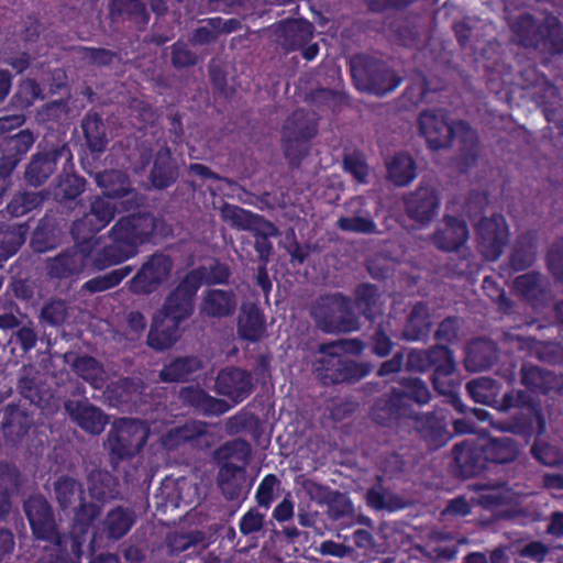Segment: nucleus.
I'll use <instances>...</instances> for the list:
<instances>
[{
    "instance_id": "nucleus-52",
    "label": "nucleus",
    "mask_w": 563,
    "mask_h": 563,
    "mask_svg": "<svg viewBox=\"0 0 563 563\" xmlns=\"http://www.w3.org/2000/svg\"><path fill=\"white\" fill-rule=\"evenodd\" d=\"M228 429L231 433L244 431L256 443H260L264 434V426L260 418L254 413L243 411L238 412L229 419Z\"/></svg>"
},
{
    "instance_id": "nucleus-23",
    "label": "nucleus",
    "mask_w": 563,
    "mask_h": 563,
    "mask_svg": "<svg viewBox=\"0 0 563 563\" xmlns=\"http://www.w3.org/2000/svg\"><path fill=\"white\" fill-rule=\"evenodd\" d=\"M251 444L242 439H234L221 444L213 453V460L223 476L243 472L251 456Z\"/></svg>"
},
{
    "instance_id": "nucleus-42",
    "label": "nucleus",
    "mask_w": 563,
    "mask_h": 563,
    "mask_svg": "<svg viewBox=\"0 0 563 563\" xmlns=\"http://www.w3.org/2000/svg\"><path fill=\"white\" fill-rule=\"evenodd\" d=\"M81 129L90 153L100 154L106 151L109 141L101 115L89 111L81 121Z\"/></svg>"
},
{
    "instance_id": "nucleus-38",
    "label": "nucleus",
    "mask_w": 563,
    "mask_h": 563,
    "mask_svg": "<svg viewBox=\"0 0 563 563\" xmlns=\"http://www.w3.org/2000/svg\"><path fill=\"white\" fill-rule=\"evenodd\" d=\"M178 177V168L172 158L168 148L159 150L154 158L150 173V180L155 189H166L175 184Z\"/></svg>"
},
{
    "instance_id": "nucleus-19",
    "label": "nucleus",
    "mask_w": 563,
    "mask_h": 563,
    "mask_svg": "<svg viewBox=\"0 0 563 563\" xmlns=\"http://www.w3.org/2000/svg\"><path fill=\"white\" fill-rule=\"evenodd\" d=\"M413 422V428L419 438L429 450H438L451 439L448 430L446 417L442 410L428 413H416L408 421Z\"/></svg>"
},
{
    "instance_id": "nucleus-6",
    "label": "nucleus",
    "mask_w": 563,
    "mask_h": 563,
    "mask_svg": "<svg viewBox=\"0 0 563 563\" xmlns=\"http://www.w3.org/2000/svg\"><path fill=\"white\" fill-rule=\"evenodd\" d=\"M150 428L145 421L135 418H121L115 421L108 434L111 461L118 463L133 459L147 442Z\"/></svg>"
},
{
    "instance_id": "nucleus-46",
    "label": "nucleus",
    "mask_w": 563,
    "mask_h": 563,
    "mask_svg": "<svg viewBox=\"0 0 563 563\" xmlns=\"http://www.w3.org/2000/svg\"><path fill=\"white\" fill-rule=\"evenodd\" d=\"M380 294L376 285L362 283L354 289L353 307L367 320L373 321L379 312Z\"/></svg>"
},
{
    "instance_id": "nucleus-26",
    "label": "nucleus",
    "mask_w": 563,
    "mask_h": 563,
    "mask_svg": "<svg viewBox=\"0 0 563 563\" xmlns=\"http://www.w3.org/2000/svg\"><path fill=\"white\" fill-rule=\"evenodd\" d=\"M65 409L70 419L89 434H100L109 422L108 416L88 400H68Z\"/></svg>"
},
{
    "instance_id": "nucleus-1",
    "label": "nucleus",
    "mask_w": 563,
    "mask_h": 563,
    "mask_svg": "<svg viewBox=\"0 0 563 563\" xmlns=\"http://www.w3.org/2000/svg\"><path fill=\"white\" fill-rule=\"evenodd\" d=\"M157 223L151 212L121 217L108 232L111 243L96 253L93 266L102 271L134 257L141 245L152 241Z\"/></svg>"
},
{
    "instance_id": "nucleus-36",
    "label": "nucleus",
    "mask_w": 563,
    "mask_h": 563,
    "mask_svg": "<svg viewBox=\"0 0 563 563\" xmlns=\"http://www.w3.org/2000/svg\"><path fill=\"white\" fill-rule=\"evenodd\" d=\"M32 417L16 405H8L4 409L2 431L7 441L16 444L30 431Z\"/></svg>"
},
{
    "instance_id": "nucleus-5",
    "label": "nucleus",
    "mask_w": 563,
    "mask_h": 563,
    "mask_svg": "<svg viewBox=\"0 0 563 563\" xmlns=\"http://www.w3.org/2000/svg\"><path fill=\"white\" fill-rule=\"evenodd\" d=\"M350 73L357 90L385 96L396 90L402 79L390 66L367 54H356L350 58Z\"/></svg>"
},
{
    "instance_id": "nucleus-40",
    "label": "nucleus",
    "mask_w": 563,
    "mask_h": 563,
    "mask_svg": "<svg viewBox=\"0 0 563 563\" xmlns=\"http://www.w3.org/2000/svg\"><path fill=\"white\" fill-rule=\"evenodd\" d=\"M201 368V361L197 356H178L165 364L159 371L163 383H184Z\"/></svg>"
},
{
    "instance_id": "nucleus-25",
    "label": "nucleus",
    "mask_w": 563,
    "mask_h": 563,
    "mask_svg": "<svg viewBox=\"0 0 563 563\" xmlns=\"http://www.w3.org/2000/svg\"><path fill=\"white\" fill-rule=\"evenodd\" d=\"M545 427V418L540 406H523L505 421L503 429L529 441L534 435L543 434Z\"/></svg>"
},
{
    "instance_id": "nucleus-28",
    "label": "nucleus",
    "mask_w": 563,
    "mask_h": 563,
    "mask_svg": "<svg viewBox=\"0 0 563 563\" xmlns=\"http://www.w3.org/2000/svg\"><path fill=\"white\" fill-rule=\"evenodd\" d=\"M275 35L276 42L286 52H295L312 38V24L303 19L282 21L275 30Z\"/></svg>"
},
{
    "instance_id": "nucleus-2",
    "label": "nucleus",
    "mask_w": 563,
    "mask_h": 563,
    "mask_svg": "<svg viewBox=\"0 0 563 563\" xmlns=\"http://www.w3.org/2000/svg\"><path fill=\"white\" fill-rule=\"evenodd\" d=\"M399 385L402 389L393 387L372 407L371 415L377 424L393 427L398 424L401 419H410L417 413L412 402L421 406L431 399V393L421 378L401 377Z\"/></svg>"
},
{
    "instance_id": "nucleus-11",
    "label": "nucleus",
    "mask_w": 563,
    "mask_h": 563,
    "mask_svg": "<svg viewBox=\"0 0 563 563\" xmlns=\"http://www.w3.org/2000/svg\"><path fill=\"white\" fill-rule=\"evenodd\" d=\"M174 263L169 255L155 252L150 255L129 282V289L135 295H151L169 278Z\"/></svg>"
},
{
    "instance_id": "nucleus-35",
    "label": "nucleus",
    "mask_w": 563,
    "mask_h": 563,
    "mask_svg": "<svg viewBox=\"0 0 563 563\" xmlns=\"http://www.w3.org/2000/svg\"><path fill=\"white\" fill-rule=\"evenodd\" d=\"M431 317L429 307L424 301L416 302L406 318L401 331V339L410 342L424 341L431 332Z\"/></svg>"
},
{
    "instance_id": "nucleus-12",
    "label": "nucleus",
    "mask_w": 563,
    "mask_h": 563,
    "mask_svg": "<svg viewBox=\"0 0 563 563\" xmlns=\"http://www.w3.org/2000/svg\"><path fill=\"white\" fill-rule=\"evenodd\" d=\"M60 159L66 163L73 161V154L67 143H56L37 151L32 155L24 169L23 178L31 187L44 185L56 172Z\"/></svg>"
},
{
    "instance_id": "nucleus-3",
    "label": "nucleus",
    "mask_w": 563,
    "mask_h": 563,
    "mask_svg": "<svg viewBox=\"0 0 563 563\" xmlns=\"http://www.w3.org/2000/svg\"><path fill=\"white\" fill-rule=\"evenodd\" d=\"M310 314L316 327L323 333H350L360 329L353 300L342 292L320 296L311 306Z\"/></svg>"
},
{
    "instance_id": "nucleus-45",
    "label": "nucleus",
    "mask_w": 563,
    "mask_h": 563,
    "mask_svg": "<svg viewBox=\"0 0 563 563\" xmlns=\"http://www.w3.org/2000/svg\"><path fill=\"white\" fill-rule=\"evenodd\" d=\"M59 244L57 225L48 218H42L32 233L30 245L35 253L42 254L56 249Z\"/></svg>"
},
{
    "instance_id": "nucleus-13",
    "label": "nucleus",
    "mask_w": 563,
    "mask_h": 563,
    "mask_svg": "<svg viewBox=\"0 0 563 563\" xmlns=\"http://www.w3.org/2000/svg\"><path fill=\"white\" fill-rule=\"evenodd\" d=\"M510 30L516 42L526 48H539L551 42L555 43V37L561 33V26L558 22H539L531 13H522L510 24Z\"/></svg>"
},
{
    "instance_id": "nucleus-44",
    "label": "nucleus",
    "mask_w": 563,
    "mask_h": 563,
    "mask_svg": "<svg viewBox=\"0 0 563 563\" xmlns=\"http://www.w3.org/2000/svg\"><path fill=\"white\" fill-rule=\"evenodd\" d=\"M520 374L521 384L532 394L548 395L555 387L556 377L551 371L523 365Z\"/></svg>"
},
{
    "instance_id": "nucleus-7",
    "label": "nucleus",
    "mask_w": 563,
    "mask_h": 563,
    "mask_svg": "<svg viewBox=\"0 0 563 563\" xmlns=\"http://www.w3.org/2000/svg\"><path fill=\"white\" fill-rule=\"evenodd\" d=\"M418 126L426 139L428 147L432 151L448 148L461 131L468 130V122L464 120L449 121L443 110H423L418 118Z\"/></svg>"
},
{
    "instance_id": "nucleus-27",
    "label": "nucleus",
    "mask_w": 563,
    "mask_h": 563,
    "mask_svg": "<svg viewBox=\"0 0 563 563\" xmlns=\"http://www.w3.org/2000/svg\"><path fill=\"white\" fill-rule=\"evenodd\" d=\"M366 205L367 201L363 196L351 198L346 202V208L351 216L340 217L336 221V227L343 232L357 234L377 233V224Z\"/></svg>"
},
{
    "instance_id": "nucleus-17",
    "label": "nucleus",
    "mask_w": 563,
    "mask_h": 563,
    "mask_svg": "<svg viewBox=\"0 0 563 563\" xmlns=\"http://www.w3.org/2000/svg\"><path fill=\"white\" fill-rule=\"evenodd\" d=\"M137 515L131 507L115 506L111 508L92 532L91 544L102 540L118 541L125 537L135 525Z\"/></svg>"
},
{
    "instance_id": "nucleus-18",
    "label": "nucleus",
    "mask_w": 563,
    "mask_h": 563,
    "mask_svg": "<svg viewBox=\"0 0 563 563\" xmlns=\"http://www.w3.org/2000/svg\"><path fill=\"white\" fill-rule=\"evenodd\" d=\"M102 196L108 199L125 198L120 202L123 211H131L140 206L137 192L132 188L129 176L117 169L104 170L96 177Z\"/></svg>"
},
{
    "instance_id": "nucleus-4",
    "label": "nucleus",
    "mask_w": 563,
    "mask_h": 563,
    "mask_svg": "<svg viewBox=\"0 0 563 563\" xmlns=\"http://www.w3.org/2000/svg\"><path fill=\"white\" fill-rule=\"evenodd\" d=\"M336 346L335 342L318 345L323 356L313 363V373L322 385L354 384L371 374V363L344 357L333 351Z\"/></svg>"
},
{
    "instance_id": "nucleus-9",
    "label": "nucleus",
    "mask_w": 563,
    "mask_h": 563,
    "mask_svg": "<svg viewBox=\"0 0 563 563\" xmlns=\"http://www.w3.org/2000/svg\"><path fill=\"white\" fill-rule=\"evenodd\" d=\"M200 288V279L194 272H188L165 297L161 314L167 321L181 324L195 311V300Z\"/></svg>"
},
{
    "instance_id": "nucleus-43",
    "label": "nucleus",
    "mask_w": 563,
    "mask_h": 563,
    "mask_svg": "<svg viewBox=\"0 0 563 563\" xmlns=\"http://www.w3.org/2000/svg\"><path fill=\"white\" fill-rule=\"evenodd\" d=\"M54 494L59 508L63 511L73 508L76 503L85 499L82 483L69 475H62L54 482Z\"/></svg>"
},
{
    "instance_id": "nucleus-34",
    "label": "nucleus",
    "mask_w": 563,
    "mask_h": 563,
    "mask_svg": "<svg viewBox=\"0 0 563 563\" xmlns=\"http://www.w3.org/2000/svg\"><path fill=\"white\" fill-rule=\"evenodd\" d=\"M238 306V299L233 290L209 289L205 292L200 312L210 318H227L232 316Z\"/></svg>"
},
{
    "instance_id": "nucleus-41",
    "label": "nucleus",
    "mask_w": 563,
    "mask_h": 563,
    "mask_svg": "<svg viewBox=\"0 0 563 563\" xmlns=\"http://www.w3.org/2000/svg\"><path fill=\"white\" fill-rule=\"evenodd\" d=\"M387 177L397 187L410 185L417 177V165L408 153H396L387 163Z\"/></svg>"
},
{
    "instance_id": "nucleus-62",
    "label": "nucleus",
    "mask_w": 563,
    "mask_h": 563,
    "mask_svg": "<svg viewBox=\"0 0 563 563\" xmlns=\"http://www.w3.org/2000/svg\"><path fill=\"white\" fill-rule=\"evenodd\" d=\"M65 542L62 547H55L57 554L55 556H63L66 561L73 563H80L82 555V547L85 545L89 534L76 533L74 530L66 534Z\"/></svg>"
},
{
    "instance_id": "nucleus-16",
    "label": "nucleus",
    "mask_w": 563,
    "mask_h": 563,
    "mask_svg": "<svg viewBox=\"0 0 563 563\" xmlns=\"http://www.w3.org/2000/svg\"><path fill=\"white\" fill-rule=\"evenodd\" d=\"M75 246L59 253L47 262V273L54 278H68L80 274L95 250L93 243L74 240Z\"/></svg>"
},
{
    "instance_id": "nucleus-31",
    "label": "nucleus",
    "mask_w": 563,
    "mask_h": 563,
    "mask_svg": "<svg viewBox=\"0 0 563 563\" xmlns=\"http://www.w3.org/2000/svg\"><path fill=\"white\" fill-rule=\"evenodd\" d=\"M179 397L184 404L207 417L221 416L231 408L225 400L210 396L198 386L183 387L179 391Z\"/></svg>"
},
{
    "instance_id": "nucleus-33",
    "label": "nucleus",
    "mask_w": 563,
    "mask_h": 563,
    "mask_svg": "<svg viewBox=\"0 0 563 563\" xmlns=\"http://www.w3.org/2000/svg\"><path fill=\"white\" fill-rule=\"evenodd\" d=\"M479 444L488 470L515 462L520 453L518 443L508 437H489Z\"/></svg>"
},
{
    "instance_id": "nucleus-61",
    "label": "nucleus",
    "mask_w": 563,
    "mask_h": 563,
    "mask_svg": "<svg viewBox=\"0 0 563 563\" xmlns=\"http://www.w3.org/2000/svg\"><path fill=\"white\" fill-rule=\"evenodd\" d=\"M389 325H390L389 322L378 323L369 336L368 346H369L371 353L378 357L388 356L395 346V343L391 340V336L388 334Z\"/></svg>"
},
{
    "instance_id": "nucleus-22",
    "label": "nucleus",
    "mask_w": 563,
    "mask_h": 563,
    "mask_svg": "<svg viewBox=\"0 0 563 563\" xmlns=\"http://www.w3.org/2000/svg\"><path fill=\"white\" fill-rule=\"evenodd\" d=\"M36 136L29 130H20L5 137L1 144L0 177H9L33 146Z\"/></svg>"
},
{
    "instance_id": "nucleus-32",
    "label": "nucleus",
    "mask_w": 563,
    "mask_h": 563,
    "mask_svg": "<svg viewBox=\"0 0 563 563\" xmlns=\"http://www.w3.org/2000/svg\"><path fill=\"white\" fill-rule=\"evenodd\" d=\"M498 360L497 344L485 338H478L465 347L464 365L468 372H481L490 368Z\"/></svg>"
},
{
    "instance_id": "nucleus-15",
    "label": "nucleus",
    "mask_w": 563,
    "mask_h": 563,
    "mask_svg": "<svg viewBox=\"0 0 563 563\" xmlns=\"http://www.w3.org/2000/svg\"><path fill=\"white\" fill-rule=\"evenodd\" d=\"M476 234L483 254L492 261L500 257L509 241V229L501 214L482 218L476 225Z\"/></svg>"
},
{
    "instance_id": "nucleus-58",
    "label": "nucleus",
    "mask_w": 563,
    "mask_h": 563,
    "mask_svg": "<svg viewBox=\"0 0 563 563\" xmlns=\"http://www.w3.org/2000/svg\"><path fill=\"white\" fill-rule=\"evenodd\" d=\"M27 233V224H20L7 230L0 240V260L7 261L15 255L24 244Z\"/></svg>"
},
{
    "instance_id": "nucleus-57",
    "label": "nucleus",
    "mask_w": 563,
    "mask_h": 563,
    "mask_svg": "<svg viewBox=\"0 0 563 563\" xmlns=\"http://www.w3.org/2000/svg\"><path fill=\"white\" fill-rule=\"evenodd\" d=\"M18 390L20 395L32 404H40V386L37 384V371L33 365H23L20 369L18 380Z\"/></svg>"
},
{
    "instance_id": "nucleus-39",
    "label": "nucleus",
    "mask_w": 563,
    "mask_h": 563,
    "mask_svg": "<svg viewBox=\"0 0 563 563\" xmlns=\"http://www.w3.org/2000/svg\"><path fill=\"white\" fill-rule=\"evenodd\" d=\"M318 133V124L303 109L294 110L286 119L282 135L310 142Z\"/></svg>"
},
{
    "instance_id": "nucleus-24",
    "label": "nucleus",
    "mask_w": 563,
    "mask_h": 563,
    "mask_svg": "<svg viewBox=\"0 0 563 563\" xmlns=\"http://www.w3.org/2000/svg\"><path fill=\"white\" fill-rule=\"evenodd\" d=\"M466 391L472 400L487 405L501 411L511 409L514 395L505 393L499 398L500 385L489 377H478L466 383Z\"/></svg>"
},
{
    "instance_id": "nucleus-54",
    "label": "nucleus",
    "mask_w": 563,
    "mask_h": 563,
    "mask_svg": "<svg viewBox=\"0 0 563 563\" xmlns=\"http://www.w3.org/2000/svg\"><path fill=\"white\" fill-rule=\"evenodd\" d=\"M430 349H440L437 354L431 355L430 361L433 374L431 376L432 384L438 389V379L446 377L455 372V361L452 350L444 344H435Z\"/></svg>"
},
{
    "instance_id": "nucleus-49",
    "label": "nucleus",
    "mask_w": 563,
    "mask_h": 563,
    "mask_svg": "<svg viewBox=\"0 0 563 563\" xmlns=\"http://www.w3.org/2000/svg\"><path fill=\"white\" fill-rule=\"evenodd\" d=\"M89 494L98 501H108L118 494V481L107 471H92L89 474Z\"/></svg>"
},
{
    "instance_id": "nucleus-10",
    "label": "nucleus",
    "mask_w": 563,
    "mask_h": 563,
    "mask_svg": "<svg viewBox=\"0 0 563 563\" xmlns=\"http://www.w3.org/2000/svg\"><path fill=\"white\" fill-rule=\"evenodd\" d=\"M103 196H96L90 207L81 218L76 219L70 227L74 240H84L97 245L96 234L103 230L114 219L117 206Z\"/></svg>"
},
{
    "instance_id": "nucleus-8",
    "label": "nucleus",
    "mask_w": 563,
    "mask_h": 563,
    "mask_svg": "<svg viewBox=\"0 0 563 563\" xmlns=\"http://www.w3.org/2000/svg\"><path fill=\"white\" fill-rule=\"evenodd\" d=\"M23 510L35 540L62 547L66 536L59 531L54 510L43 496H30L23 504Z\"/></svg>"
},
{
    "instance_id": "nucleus-56",
    "label": "nucleus",
    "mask_w": 563,
    "mask_h": 563,
    "mask_svg": "<svg viewBox=\"0 0 563 563\" xmlns=\"http://www.w3.org/2000/svg\"><path fill=\"white\" fill-rule=\"evenodd\" d=\"M86 188V179L71 174L60 178L54 190V197L59 203L73 201L78 198Z\"/></svg>"
},
{
    "instance_id": "nucleus-60",
    "label": "nucleus",
    "mask_w": 563,
    "mask_h": 563,
    "mask_svg": "<svg viewBox=\"0 0 563 563\" xmlns=\"http://www.w3.org/2000/svg\"><path fill=\"white\" fill-rule=\"evenodd\" d=\"M178 433L181 434L186 444L189 443L192 448H208L210 445L208 438V424L202 421H189L178 427Z\"/></svg>"
},
{
    "instance_id": "nucleus-51",
    "label": "nucleus",
    "mask_w": 563,
    "mask_h": 563,
    "mask_svg": "<svg viewBox=\"0 0 563 563\" xmlns=\"http://www.w3.org/2000/svg\"><path fill=\"white\" fill-rule=\"evenodd\" d=\"M76 374L93 388L100 389L104 384V371L101 363L90 355H82L73 364Z\"/></svg>"
},
{
    "instance_id": "nucleus-55",
    "label": "nucleus",
    "mask_w": 563,
    "mask_h": 563,
    "mask_svg": "<svg viewBox=\"0 0 563 563\" xmlns=\"http://www.w3.org/2000/svg\"><path fill=\"white\" fill-rule=\"evenodd\" d=\"M536 102L542 108L547 121L554 122L559 110L562 108L563 99L560 89L545 81L542 92L536 93Z\"/></svg>"
},
{
    "instance_id": "nucleus-29",
    "label": "nucleus",
    "mask_w": 563,
    "mask_h": 563,
    "mask_svg": "<svg viewBox=\"0 0 563 563\" xmlns=\"http://www.w3.org/2000/svg\"><path fill=\"white\" fill-rule=\"evenodd\" d=\"M443 224V228L433 233V244L444 252L457 251L468 240L470 232L465 220L454 216H445Z\"/></svg>"
},
{
    "instance_id": "nucleus-47",
    "label": "nucleus",
    "mask_w": 563,
    "mask_h": 563,
    "mask_svg": "<svg viewBox=\"0 0 563 563\" xmlns=\"http://www.w3.org/2000/svg\"><path fill=\"white\" fill-rule=\"evenodd\" d=\"M74 516L71 522V530L76 533L89 534L96 530L95 521L101 515V506L95 503L81 500L77 507H73Z\"/></svg>"
},
{
    "instance_id": "nucleus-37",
    "label": "nucleus",
    "mask_w": 563,
    "mask_h": 563,
    "mask_svg": "<svg viewBox=\"0 0 563 563\" xmlns=\"http://www.w3.org/2000/svg\"><path fill=\"white\" fill-rule=\"evenodd\" d=\"M180 324L155 317L147 334V345L156 351L172 347L180 338Z\"/></svg>"
},
{
    "instance_id": "nucleus-63",
    "label": "nucleus",
    "mask_w": 563,
    "mask_h": 563,
    "mask_svg": "<svg viewBox=\"0 0 563 563\" xmlns=\"http://www.w3.org/2000/svg\"><path fill=\"white\" fill-rule=\"evenodd\" d=\"M461 141L460 164L470 168L474 166L478 158V140L475 132L468 124L467 131H461L457 135Z\"/></svg>"
},
{
    "instance_id": "nucleus-59",
    "label": "nucleus",
    "mask_w": 563,
    "mask_h": 563,
    "mask_svg": "<svg viewBox=\"0 0 563 563\" xmlns=\"http://www.w3.org/2000/svg\"><path fill=\"white\" fill-rule=\"evenodd\" d=\"M189 272H194L196 277L200 279V287L206 285H224L228 284L229 278L231 276L230 269L228 265L214 262L210 266L200 265L196 268L190 269Z\"/></svg>"
},
{
    "instance_id": "nucleus-48",
    "label": "nucleus",
    "mask_w": 563,
    "mask_h": 563,
    "mask_svg": "<svg viewBox=\"0 0 563 563\" xmlns=\"http://www.w3.org/2000/svg\"><path fill=\"white\" fill-rule=\"evenodd\" d=\"M537 258L536 243L522 235L519 236L509 255V266L512 272H523L531 267Z\"/></svg>"
},
{
    "instance_id": "nucleus-21",
    "label": "nucleus",
    "mask_w": 563,
    "mask_h": 563,
    "mask_svg": "<svg viewBox=\"0 0 563 563\" xmlns=\"http://www.w3.org/2000/svg\"><path fill=\"white\" fill-rule=\"evenodd\" d=\"M253 390L252 375L240 367L221 369L216 378V391L228 397L234 405L246 399Z\"/></svg>"
},
{
    "instance_id": "nucleus-50",
    "label": "nucleus",
    "mask_w": 563,
    "mask_h": 563,
    "mask_svg": "<svg viewBox=\"0 0 563 563\" xmlns=\"http://www.w3.org/2000/svg\"><path fill=\"white\" fill-rule=\"evenodd\" d=\"M378 483L373 485L366 490L365 501L367 507L373 510L382 511H396L402 507L400 498L388 492L382 484V477H378Z\"/></svg>"
},
{
    "instance_id": "nucleus-53",
    "label": "nucleus",
    "mask_w": 563,
    "mask_h": 563,
    "mask_svg": "<svg viewBox=\"0 0 563 563\" xmlns=\"http://www.w3.org/2000/svg\"><path fill=\"white\" fill-rule=\"evenodd\" d=\"M46 199L44 191H23L13 195L7 205V212L14 218L25 216L40 207Z\"/></svg>"
},
{
    "instance_id": "nucleus-30",
    "label": "nucleus",
    "mask_w": 563,
    "mask_h": 563,
    "mask_svg": "<svg viewBox=\"0 0 563 563\" xmlns=\"http://www.w3.org/2000/svg\"><path fill=\"white\" fill-rule=\"evenodd\" d=\"M238 335L241 340L256 343L266 333V318L260 307L254 303H243L236 322Z\"/></svg>"
},
{
    "instance_id": "nucleus-14",
    "label": "nucleus",
    "mask_w": 563,
    "mask_h": 563,
    "mask_svg": "<svg viewBox=\"0 0 563 563\" xmlns=\"http://www.w3.org/2000/svg\"><path fill=\"white\" fill-rule=\"evenodd\" d=\"M402 205L411 221L420 228H427L439 213V192L434 187L421 181L415 190L404 195Z\"/></svg>"
},
{
    "instance_id": "nucleus-20",
    "label": "nucleus",
    "mask_w": 563,
    "mask_h": 563,
    "mask_svg": "<svg viewBox=\"0 0 563 563\" xmlns=\"http://www.w3.org/2000/svg\"><path fill=\"white\" fill-rule=\"evenodd\" d=\"M452 456L451 468L456 477L471 478L488 470L483 450L477 442L463 441L454 444Z\"/></svg>"
},
{
    "instance_id": "nucleus-64",
    "label": "nucleus",
    "mask_w": 563,
    "mask_h": 563,
    "mask_svg": "<svg viewBox=\"0 0 563 563\" xmlns=\"http://www.w3.org/2000/svg\"><path fill=\"white\" fill-rule=\"evenodd\" d=\"M68 314V308L62 299H51L41 309V321L51 327L62 325Z\"/></svg>"
}]
</instances>
